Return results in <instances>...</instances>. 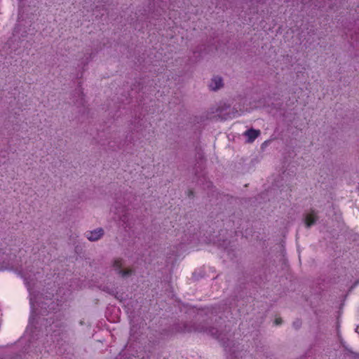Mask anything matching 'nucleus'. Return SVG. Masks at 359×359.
Returning <instances> with one entry per match:
<instances>
[{"mask_svg": "<svg viewBox=\"0 0 359 359\" xmlns=\"http://www.w3.org/2000/svg\"><path fill=\"white\" fill-rule=\"evenodd\" d=\"M171 331L175 333H191L192 332L206 333L217 339L224 347L226 359H250L251 354L243 344L231 340L227 332L219 327L210 326L205 320L200 323L177 322L171 326Z\"/></svg>", "mask_w": 359, "mask_h": 359, "instance_id": "obj_1", "label": "nucleus"}, {"mask_svg": "<svg viewBox=\"0 0 359 359\" xmlns=\"http://www.w3.org/2000/svg\"><path fill=\"white\" fill-rule=\"evenodd\" d=\"M27 289L30 292L29 304L31 307L29 324L32 329V336L34 337L35 332L37 331L36 324L38 321L36 320V317L37 316H46L51 311L55 310L57 305L51 299L42 300L41 297H34L31 292V288L29 285H27Z\"/></svg>", "mask_w": 359, "mask_h": 359, "instance_id": "obj_2", "label": "nucleus"}, {"mask_svg": "<svg viewBox=\"0 0 359 359\" xmlns=\"http://www.w3.org/2000/svg\"><path fill=\"white\" fill-rule=\"evenodd\" d=\"M335 0H316L314 3L311 0H292L293 6L299 8L300 11H305L309 17L311 18L317 16V11H330L339 9L344 4H338L334 8H330V3H334Z\"/></svg>", "mask_w": 359, "mask_h": 359, "instance_id": "obj_3", "label": "nucleus"}, {"mask_svg": "<svg viewBox=\"0 0 359 359\" xmlns=\"http://www.w3.org/2000/svg\"><path fill=\"white\" fill-rule=\"evenodd\" d=\"M46 320V331L48 334L56 340L62 339L66 335L67 324L62 320H52V318L50 319H43Z\"/></svg>", "mask_w": 359, "mask_h": 359, "instance_id": "obj_4", "label": "nucleus"}, {"mask_svg": "<svg viewBox=\"0 0 359 359\" xmlns=\"http://www.w3.org/2000/svg\"><path fill=\"white\" fill-rule=\"evenodd\" d=\"M140 346L135 341H132L130 339L127 344L119 353L120 359H131L132 358L139 357V351Z\"/></svg>", "mask_w": 359, "mask_h": 359, "instance_id": "obj_5", "label": "nucleus"}, {"mask_svg": "<svg viewBox=\"0 0 359 359\" xmlns=\"http://www.w3.org/2000/svg\"><path fill=\"white\" fill-rule=\"evenodd\" d=\"M18 22L24 21L25 19H31L32 15H34L36 11L35 6L32 8L27 4L28 0H18Z\"/></svg>", "mask_w": 359, "mask_h": 359, "instance_id": "obj_6", "label": "nucleus"}, {"mask_svg": "<svg viewBox=\"0 0 359 359\" xmlns=\"http://www.w3.org/2000/svg\"><path fill=\"white\" fill-rule=\"evenodd\" d=\"M115 209V214L118 217L120 225H121L125 229L127 227H130V215L128 212L127 206L126 205H121L118 202H116Z\"/></svg>", "mask_w": 359, "mask_h": 359, "instance_id": "obj_7", "label": "nucleus"}, {"mask_svg": "<svg viewBox=\"0 0 359 359\" xmlns=\"http://www.w3.org/2000/svg\"><path fill=\"white\" fill-rule=\"evenodd\" d=\"M76 93L78 94V98L74 102V104L77 106V107L80 108L79 113H82V114H88L90 109L88 107L86 106V100L85 95L83 93V89L81 88V82H79L78 87L75 90Z\"/></svg>", "mask_w": 359, "mask_h": 359, "instance_id": "obj_8", "label": "nucleus"}, {"mask_svg": "<svg viewBox=\"0 0 359 359\" xmlns=\"http://www.w3.org/2000/svg\"><path fill=\"white\" fill-rule=\"evenodd\" d=\"M217 246L219 248L224 250V251L226 253L228 258L233 261L236 262L237 258V251L233 246L231 245V241L228 239H224L222 241H218Z\"/></svg>", "mask_w": 359, "mask_h": 359, "instance_id": "obj_9", "label": "nucleus"}, {"mask_svg": "<svg viewBox=\"0 0 359 359\" xmlns=\"http://www.w3.org/2000/svg\"><path fill=\"white\" fill-rule=\"evenodd\" d=\"M327 217L337 222L339 224L342 222L341 212L339 207L332 203H328L326 208Z\"/></svg>", "mask_w": 359, "mask_h": 359, "instance_id": "obj_10", "label": "nucleus"}, {"mask_svg": "<svg viewBox=\"0 0 359 359\" xmlns=\"http://www.w3.org/2000/svg\"><path fill=\"white\" fill-rule=\"evenodd\" d=\"M319 217L318 215V211L315 210H311L308 212H305L302 215V220L306 229H310L311 226L315 225Z\"/></svg>", "mask_w": 359, "mask_h": 359, "instance_id": "obj_11", "label": "nucleus"}, {"mask_svg": "<svg viewBox=\"0 0 359 359\" xmlns=\"http://www.w3.org/2000/svg\"><path fill=\"white\" fill-rule=\"evenodd\" d=\"M217 112L218 116L224 120L234 118L236 114H238L237 111H234V109H231L229 104H226L219 106L217 109Z\"/></svg>", "mask_w": 359, "mask_h": 359, "instance_id": "obj_12", "label": "nucleus"}, {"mask_svg": "<svg viewBox=\"0 0 359 359\" xmlns=\"http://www.w3.org/2000/svg\"><path fill=\"white\" fill-rule=\"evenodd\" d=\"M32 25L29 27L21 23L16 24L14 28L15 34L19 35L20 38H26L29 34L34 35L36 30L34 27L32 28Z\"/></svg>", "mask_w": 359, "mask_h": 359, "instance_id": "obj_13", "label": "nucleus"}, {"mask_svg": "<svg viewBox=\"0 0 359 359\" xmlns=\"http://www.w3.org/2000/svg\"><path fill=\"white\" fill-rule=\"evenodd\" d=\"M208 46L205 43L198 45L193 50V56L189 58V61L192 63L200 61L203 55L208 53Z\"/></svg>", "mask_w": 359, "mask_h": 359, "instance_id": "obj_14", "label": "nucleus"}, {"mask_svg": "<svg viewBox=\"0 0 359 359\" xmlns=\"http://www.w3.org/2000/svg\"><path fill=\"white\" fill-rule=\"evenodd\" d=\"M133 137L132 135H127L126 137L125 140L123 142H116V141H110L109 142V147L113 151H116L117 149H123L126 150V149H124V146L126 144V146L128 145V142L132 143L133 141Z\"/></svg>", "mask_w": 359, "mask_h": 359, "instance_id": "obj_15", "label": "nucleus"}, {"mask_svg": "<svg viewBox=\"0 0 359 359\" xmlns=\"http://www.w3.org/2000/svg\"><path fill=\"white\" fill-rule=\"evenodd\" d=\"M104 234V231L102 228H97L93 231H86L85 235L86 237L90 241H97L100 240Z\"/></svg>", "mask_w": 359, "mask_h": 359, "instance_id": "obj_16", "label": "nucleus"}, {"mask_svg": "<svg viewBox=\"0 0 359 359\" xmlns=\"http://www.w3.org/2000/svg\"><path fill=\"white\" fill-rule=\"evenodd\" d=\"M224 86V82L223 79L219 76H214L209 84L208 87L209 89L212 91H217L218 90L221 89Z\"/></svg>", "mask_w": 359, "mask_h": 359, "instance_id": "obj_17", "label": "nucleus"}, {"mask_svg": "<svg viewBox=\"0 0 359 359\" xmlns=\"http://www.w3.org/2000/svg\"><path fill=\"white\" fill-rule=\"evenodd\" d=\"M256 277H252L250 273H248V271H245L243 273L242 277L238 278V284L241 289L245 287V285L248 282H255L257 283L256 280Z\"/></svg>", "mask_w": 359, "mask_h": 359, "instance_id": "obj_18", "label": "nucleus"}, {"mask_svg": "<svg viewBox=\"0 0 359 359\" xmlns=\"http://www.w3.org/2000/svg\"><path fill=\"white\" fill-rule=\"evenodd\" d=\"M260 135L261 131L258 129H255L253 128L247 130L243 133V135L247 137L246 142L248 143L253 142Z\"/></svg>", "mask_w": 359, "mask_h": 359, "instance_id": "obj_19", "label": "nucleus"}, {"mask_svg": "<svg viewBox=\"0 0 359 359\" xmlns=\"http://www.w3.org/2000/svg\"><path fill=\"white\" fill-rule=\"evenodd\" d=\"M102 290L111 296H114L116 299H120L119 297L118 296V292L116 291V287H112L109 285H104L102 287Z\"/></svg>", "mask_w": 359, "mask_h": 359, "instance_id": "obj_20", "label": "nucleus"}, {"mask_svg": "<svg viewBox=\"0 0 359 359\" xmlns=\"http://www.w3.org/2000/svg\"><path fill=\"white\" fill-rule=\"evenodd\" d=\"M340 344L344 348V350L347 351V353H349L354 359L359 358V353L354 352L351 348H349L346 342L342 339H340Z\"/></svg>", "mask_w": 359, "mask_h": 359, "instance_id": "obj_21", "label": "nucleus"}, {"mask_svg": "<svg viewBox=\"0 0 359 359\" xmlns=\"http://www.w3.org/2000/svg\"><path fill=\"white\" fill-rule=\"evenodd\" d=\"M92 58V53H88V56L86 57L85 61L82 62L83 67L82 71L77 74L76 79H80L83 77V72L85 71V67L88 64L89 61Z\"/></svg>", "mask_w": 359, "mask_h": 359, "instance_id": "obj_22", "label": "nucleus"}, {"mask_svg": "<svg viewBox=\"0 0 359 359\" xmlns=\"http://www.w3.org/2000/svg\"><path fill=\"white\" fill-rule=\"evenodd\" d=\"M116 273L123 278H128L132 274L131 270H123L121 269H119Z\"/></svg>", "mask_w": 359, "mask_h": 359, "instance_id": "obj_23", "label": "nucleus"}, {"mask_svg": "<svg viewBox=\"0 0 359 359\" xmlns=\"http://www.w3.org/2000/svg\"><path fill=\"white\" fill-rule=\"evenodd\" d=\"M302 326V320L300 319H296L293 323H292V327L295 329V330H298Z\"/></svg>", "mask_w": 359, "mask_h": 359, "instance_id": "obj_24", "label": "nucleus"}, {"mask_svg": "<svg viewBox=\"0 0 359 359\" xmlns=\"http://www.w3.org/2000/svg\"><path fill=\"white\" fill-rule=\"evenodd\" d=\"M114 267L117 272L119 269H121V264L118 260H115L114 262Z\"/></svg>", "mask_w": 359, "mask_h": 359, "instance_id": "obj_25", "label": "nucleus"}, {"mask_svg": "<svg viewBox=\"0 0 359 359\" xmlns=\"http://www.w3.org/2000/svg\"><path fill=\"white\" fill-rule=\"evenodd\" d=\"M336 1L334 3H330V8H334V6H336V5H337L338 4H341L343 1H345V0H335Z\"/></svg>", "mask_w": 359, "mask_h": 359, "instance_id": "obj_26", "label": "nucleus"}, {"mask_svg": "<svg viewBox=\"0 0 359 359\" xmlns=\"http://www.w3.org/2000/svg\"><path fill=\"white\" fill-rule=\"evenodd\" d=\"M201 167V165H199L198 168ZM195 175L196 177L200 178L201 176L204 177V174H199L198 167L195 168Z\"/></svg>", "mask_w": 359, "mask_h": 359, "instance_id": "obj_27", "label": "nucleus"}, {"mask_svg": "<svg viewBox=\"0 0 359 359\" xmlns=\"http://www.w3.org/2000/svg\"><path fill=\"white\" fill-rule=\"evenodd\" d=\"M187 196L189 198H193L194 197V192L189 189L187 191Z\"/></svg>", "mask_w": 359, "mask_h": 359, "instance_id": "obj_28", "label": "nucleus"}, {"mask_svg": "<svg viewBox=\"0 0 359 359\" xmlns=\"http://www.w3.org/2000/svg\"><path fill=\"white\" fill-rule=\"evenodd\" d=\"M274 323L276 325H280L283 323V320L280 318H276Z\"/></svg>", "mask_w": 359, "mask_h": 359, "instance_id": "obj_29", "label": "nucleus"}, {"mask_svg": "<svg viewBox=\"0 0 359 359\" xmlns=\"http://www.w3.org/2000/svg\"><path fill=\"white\" fill-rule=\"evenodd\" d=\"M359 285V278L357 279L353 283V285H351V290L355 287L356 286H358Z\"/></svg>", "mask_w": 359, "mask_h": 359, "instance_id": "obj_30", "label": "nucleus"}, {"mask_svg": "<svg viewBox=\"0 0 359 359\" xmlns=\"http://www.w3.org/2000/svg\"><path fill=\"white\" fill-rule=\"evenodd\" d=\"M269 143V140H266V141H264L262 145H261V148L262 149H264Z\"/></svg>", "mask_w": 359, "mask_h": 359, "instance_id": "obj_31", "label": "nucleus"}, {"mask_svg": "<svg viewBox=\"0 0 359 359\" xmlns=\"http://www.w3.org/2000/svg\"><path fill=\"white\" fill-rule=\"evenodd\" d=\"M309 33H311V34H316V30L315 29H311Z\"/></svg>", "mask_w": 359, "mask_h": 359, "instance_id": "obj_32", "label": "nucleus"}, {"mask_svg": "<svg viewBox=\"0 0 359 359\" xmlns=\"http://www.w3.org/2000/svg\"><path fill=\"white\" fill-rule=\"evenodd\" d=\"M212 182H208V188H210V187H212Z\"/></svg>", "mask_w": 359, "mask_h": 359, "instance_id": "obj_33", "label": "nucleus"}, {"mask_svg": "<svg viewBox=\"0 0 359 359\" xmlns=\"http://www.w3.org/2000/svg\"><path fill=\"white\" fill-rule=\"evenodd\" d=\"M79 323H80V325H83V321L81 320Z\"/></svg>", "mask_w": 359, "mask_h": 359, "instance_id": "obj_34", "label": "nucleus"}, {"mask_svg": "<svg viewBox=\"0 0 359 359\" xmlns=\"http://www.w3.org/2000/svg\"><path fill=\"white\" fill-rule=\"evenodd\" d=\"M200 121H203V118L202 116L200 118Z\"/></svg>", "mask_w": 359, "mask_h": 359, "instance_id": "obj_35", "label": "nucleus"}, {"mask_svg": "<svg viewBox=\"0 0 359 359\" xmlns=\"http://www.w3.org/2000/svg\"><path fill=\"white\" fill-rule=\"evenodd\" d=\"M6 359H16L15 358H6Z\"/></svg>", "mask_w": 359, "mask_h": 359, "instance_id": "obj_36", "label": "nucleus"}]
</instances>
